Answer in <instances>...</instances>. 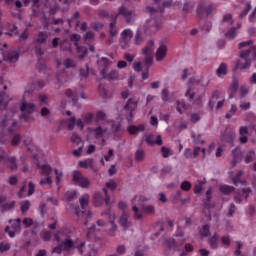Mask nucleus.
Instances as JSON below:
<instances>
[{
	"mask_svg": "<svg viewBox=\"0 0 256 256\" xmlns=\"http://www.w3.org/2000/svg\"><path fill=\"white\" fill-rule=\"evenodd\" d=\"M215 105L216 109H222V107L225 105V95H223V92L220 90H214L208 102L209 109H213Z\"/></svg>",
	"mask_w": 256,
	"mask_h": 256,
	"instance_id": "nucleus-6",
	"label": "nucleus"
},
{
	"mask_svg": "<svg viewBox=\"0 0 256 256\" xmlns=\"http://www.w3.org/2000/svg\"><path fill=\"white\" fill-rule=\"evenodd\" d=\"M77 53L79 54V58L83 59L85 55H87V48L85 46L76 47Z\"/></svg>",
	"mask_w": 256,
	"mask_h": 256,
	"instance_id": "nucleus-46",
	"label": "nucleus"
},
{
	"mask_svg": "<svg viewBox=\"0 0 256 256\" xmlns=\"http://www.w3.org/2000/svg\"><path fill=\"white\" fill-rule=\"evenodd\" d=\"M35 53L38 57V61H41V58L43 57V55H45V52L41 49V45L35 46Z\"/></svg>",
	"mask_w": 256,
	"mask_h": 256,
	"instance_id": "nucleus-56",
	"label": "nucleus"
},
{
	"mask_svg": "<svg viewBox=\"0 0 256 256\" xmlns=\"http://www.w3.org/2000/svg\"><path fill=\"white\" fill-rule=\"evenodd\" d=\"M217 77H225L227 75V64L221 63L218 69H216Z\"/></svg>",
	"mask_w": 256,
	"mask_h": 256,
	"instance_id": "nucleus-35",
	"label": "nucleus"
},
{
	"mask_svg": "<svg viewBox=\"0 0 256 256\" xmlns=\"http://www.w3.org/2000/svg\"><path fill=\"white\" fill-rule=\"evenodd\" d=\"M139 107V98L137 96L130 97L127 102L125 103L123 109L126 111V120L128 123H131L133 121V111H135Z\"/></svg>",
	"mask_w": 256,
	"mask_h": 256,
	"instance_id": "nucleus-5",
	"label": "nucleus"
},
{
	"mask_svg": "<svg viewBox=\"0 0 256 256\" xmlns=\"http://www.w3.org/2000/svg\"><path fill=\"white\" fill-rule=\"evenodd\" d=\"M221 140L224 143H229V145H231V147H233L235 144L233 143L234 137L231 134H224L221 136Z\"/></svg>",
	"mask_w": 256,
	"mask_h": 256,
	"instance_id": "nucleus-44",
	"label": "nucleus"
},
{
	"mask_svg": "<svg viewBox=\"0 0 256 256\" xmlns=\"http://www.w3.org/2000/svg\"><path fill=\"white\" fill-rule=\"evenodd\" d=\"M235 113H237V105L232 104L229 112L226 113V119H231Z\"/></svg>",
	"mask_w": 256,
	"mask_h": 256,
	"instance_id": "nucleus-54",
	"label": "nucleus"
},
{
	"mask_svg": "<svg viewBox=\"0 0 256 256\" xmlns=\"http://www.w3.org/2000/svg\"><path fill=\"white\" fill-rule=\"evenodd\" d=\"M9 223L11 224L13 231H16V232L21 231V218L10 220Z\"/></svg>",
	"mask_w": 256,
	"mask_h": 256,
	"instance_id": "nucleus-39",
	"label": "nucleus"
},
{
	"mask_svg": "<svg viewBox=\"0 0 256 256\" xmlns=\"http://www.w3.org/2000/svg\"><path fill=\"white\" fill-rule=\"evenodd\" d=\"M24 3V7H29V3L32 1V6L36 7V9H39L41 7V2L39 0H22Z\"/></svg>",
	"mask_w": 256,
	"mask_h": 256,
	"instance_id": "nucleus-45",
	"label": "nucleus"
},
{
	"mask_svg": "<svg viewBox=\"0 0 256 256\" xmlns=\"http://www.w3.org/2000/svg\"><path fill=\"white\" fill-rule=\"evenodd\" d=\"M208 245L212 249H219V238L217 237V233L208 238Z\"/></svg>",
	"mask_w": 256,
	"mask_h": 256,
	"instance_id": "nucleus-31",
	"label": "nucleus"
},
{
	"mask_svg": "<svg viewBox=\"0 0 256 256\" xmlns=\"http://www.w3.org/2000/svg\"><path fill=\"white\" fill-rule=\"evenodd\" d=\"M135 161L137 163H141L142 161H145V151L139 149L135 152Z\"/></svg>",
	"mask_w": 256,
	"mask_h": 256,
	"instance_id": "nucleus-42",
	"label": "nucleus"
},
{
	"mask_svg": "<svg viewBox=\"0 0 256 256\" xmlns=\"http://www.w3.org/2000/svg\"><path fill=\"white\" fill-rule=\"evenodd\" d=\"M94 160L92 158H88L84 161L79 162V167L82 169H89L93 167Z\"/></svg>",
	"mask_w": 256,
	"mask_h": 256,
	"instance_id": "nucleus-38",
	"label": "nucleus"
},
{
	"mask_svg": "<svg viewBox=\"0 0 256 256\" xmlns=\"http://www.w3.org/2000/svg\"><path fill=\"white\" fill-rule=\"evenodd\" d=\"M20 111H22V113H27V114H22L20 116V119L22 121H29L31 117L30 115H32V113H35V111H37V108L33 103H27V101H22V104L20 106Z\"/></svg>",
	"mask_w": 256,
	"mask_h": 256,
	"instance_id": "nucleus-10",
	"label": "nucleus"
},
{
	"mask_svg": "<svg viewBox=\"0 0 256 256\" xmlns=\"http://www.w3.org/2000/svg\"><path fill=\"white\" fill-rule=\"evenodd\" d=\"M164 247L167 249H177V244L174 238H169L164 241Z\"/></svg>",
	"mask_w": 256,
	"mask_h": 256,
	"instance_id": "nucleus-41",
	"label": "nucleus"
},
{
	"mask_svg": "<svg viewBox=\"0 0 256 256\" xmlns=\"http://www.w3.org/2000/svg\"><path fill=\"white\" fill-rule=\"evenodd\" d=\"M103 220L97 221L98 227H107V223L110 224L107 235L109 237H115L117 235V224H115V213L107 211L102 213Z\"/></svg>",
	"mask_w": 256,
	"mask_h": 256,
	"instance_id": "nucleus-3",
	"label": "nucleus"
},
{
	"mask_svg": "<svg viewBox=\"0 0 256 256\" xmlns=\"http://www.w3.org/2000/svg\"><path fill=\"white\" fill-rule=\"evenodd\" d=\"M112 133L116 139H120L121 135H123V129H121V123L112 125Z\"/></svg>",
	"mask_w": 256,
	"mask_h": 256,
	"instance_id": "nucleus-32",
	"label": "nucleus"
},
{
	"mask_svg": "<svg viewBox=\"0 0 256 256\" xmlns=\"http://www.w3.org/2000/svg\"><path fill=\"white\" fill-rule=\"evenodd\" d=\"M155 45V42L153 40H149L146 47L142 49L143 55L151 56L153 54V46Z\"/></svg>",
	"mask_w": 256,
	"mask_h": 256,
	"instance_id": "nucleus-29",
	"label": "nucleus"
},
{
	"mask_svg": "<svg viewBox=\"0 0 256 256\" xmlns=\"http://www.w3.org/2000/svg\"><path fill=\"white\" fill-rule=\"evenodd\" d=\"M144 65L146 69H151V65H153V56H146L144 59Z\"/></svg>",
	"mask_w": 256,
	"mask_h": 256,
	"instance_id": "nucleus-58",
	"label": "nucleus"
},
{
	"mask_svg": "<svg viewBox=\"0 0 256 256\" xmlns=\"http://www.w3.org/2000/svg\"><path fill=\"white\" fill-rule=\"evenodd\" d=\"M101 63L104 65V68L101 70L102 78L108 79V81H117V79H119V73L117 70H112L109 74H107V59L102 58Z\"/></svg>",
	"mask_w": 256,
	"mask_h": 256,
	"instance_id": "nucleus-17",
	"label": "nucleus"
},
{
	"mask_svg": "<svg viewBox=\"0 0 256 256\" xmlns=\"http://www.w3.org/2000/svg\"><path fill=\"white\" fill-rule=\"evenodd\" d=\"M135 45H141L143 43V37L141 36V31L137 30L134 38Z\"/></svg>",
	"mask_w": 256,
	"mask_h": 256,
	"instance_id": "nucleus-55",
	"label": "nucleus"
},
{
	"mask_svg": "<svg viewBox=\"0 0 256 256\" xmlns=\"http://www.w3.org/2000/svg\"><path fill=\"white\" fill-rule=\"evenodd\" d=\"M232 157V167H235V165H237V163L241 161V149L235 148L234 150H232Z\"/></svg>",
	"mask_w": 256,
	"mask_h": 256,
	"instance_id": "nucleus-28",
	"label": "nucleus"
},
{
	"mask_svg": "<svg viewBox=\"0 0 256 256\" xmlns=\"http://www.w3.org/2000/svg\"><path fill=\"white\" fill-rule=\"evenodd\" d=\"M119 15H122V17H124L125 22L128 25H133V23L135 22V14L132 10H129L127 7L125 6H121L118 9V12L115 16V19H117V17H119Z\"/></svg>",
	"mask_w": 256,
	"mask_h": 256,
	"instance_id": "nucleus-12",
	"label": "nucleus"
},
{
	"mask_svg": "<svg viewBox=\"0 0 256 256\" xmlns=\"http://www.w3.org/2000/svg\"><path fill=\"white\" fill-rule=\"evenodd\" d=\"M33 163L36 164V169L40 170L41 177L51 176L53 168L49 164H40L37 155L33 156Z\"/></svg>",
	"mask_w": 256,
	"mask_h": 256,
	"instance_id": "nucleus-16",
	"label": "nucleus"
},
{
	"mask_svg": "<svg viewBox=\"0 0 256 256\" xmlns=\"http://www.w3.org/2000/svg\"><path fill=\"white\" fill-rule=\"evenodd\" d=\"M251 187L238 189L234 194V201L237 204H241L244 201H248L249 195L252 193Z\"/></svg>",
	"mask_w": 256,
	"mask_h": 256,
	"instance_id": "nucleus-14",
	"label": "nucleus"
},
{
	"mask_svg": "<svg viewBox=\"0 0 256 256\" xmlns=\"http://www.w3.org/2000/svg\"><path fill=\"white\" fill-rule=\"evenodd\" d=\"M127 131L129 135H139V133L145 131V124H140L138 126L130 125L127 127Z\"/></svg>",
	"mask_w": 256,
	"mask_h": 256,
	"instance_id": "nucleus-21",
	"label": "nucleus"
},
{
	"mask_svg": "<svg viewBox=\"0 0 256 256\" xmlns=\"http://www.w3.org/2000/svg\"><path fill=\"white\" fill-rule=\"evenodd\" d=\"M214 11L213 5H208L205 7V4H200L197 7L196 13L197 15H203L205 13L206 15H211Z\"/></svg>",
	"mask_w": 256,
	"mask_h": 256,
	"instance_id": "nucleus-23",
	"label": "nucleus"
},
{
	"mask_svg": "<svg viewBox=\"0 0 256 256\" xmlns=\"http://www.w3.org/2000/svg\"><path fill=\"white\" fill-rule=\"evenodd\" d=\"M95 38V34L91 31H88L85 35H84V41L85 43H91V41H93V39Z\"/></svg>",
	"mask_w": 256,
	"mask_h": 256,
	"instance_id": "nucleus-57",
	"label": "nucleus"
},
{
	"mask_svg": "<svg viewBox=\"0 0 256 256\" xmlns=\"http://www.w3.org/2000/svg\"><path fill=\"white\" fill-rule=\"evenodd\" d=\"M72 180L75 183V185L82 187V189H87V187H89V185H91L89 178L84 177L83 174L79 170L73 171Z\"/></svg>",
	"mask_w": 256,
	"mask_h": 256,
	"instance_id": "nucleus-11",
	"label": "nucleus"
},
{
	"mask_svg": "<svg viewBox=\"0 0 256 256\" xmlns=\"http://www.w3.org/2000/svg\"><path fill=\"white\" fill-rule=\"evenodd\" d=\"M229 89H230V94L228 98L233 99L237 91H239V80L236 77L232 79V83Z\"/></svg>",
	"mask_w": 256,
	"mask_h": 256,
	"instance_id": "nucleus-24",
	"label": "nucleus"
},
{
	"mask_svg": "<svg viewBox=\"0 0 256 256\" xmlns=\"http://www.w3.org/2000/svg\"><path fill=\"white\" fill-rule=\"evenodd\" d=\"M239 141L242 143V145H245L247 141H249V138L247 137L249 135V128L247 126H241L239 129Z\"/></svg>",
	"mask_w": 256,
	"mask_h": 256,
	"instance_id": "nucleus-22",
	"label": "nucleus"
},
{
	"mask_svg": "<svg viewBox=\"0 0 256 256\" xmlns=\"http://www.w3.org/2000/svg\"><path fill=\"white\" fill-rule=\"evenodd\" d=\"M11 249V244L0 242V253H6Z\"/></svg>",
	"mask_w": 256,
	"mask_h": 256,
	"instance_id": "nucleus-62",
	"label": "nucleus"
},
{
	"mask_svg": "<svg viewBox=\"0 0 256 256\" xmlns=\"http://www.w3.org/2000/svg\"><path fill=\"white\" fill-rule=\"evenodd\" d=\"M207 183V181L204 180H198L194 186V193L195 195H200L201 192L203 191V186Z\"/></svg>",
	"mask_w": 256,
	"mask_h": 256,
	"instance_id": "nucleus-34",
	"label": "nucleus"
},
{
	"mask_svg": "<svg viewBox=\"0 0 256 256\" xmlns=\"http://www.w3.org/2000/svg\"><path fill=\"white\" fill-rule=\"evenodd\" d=\"M176 109L180 115H183V111L187 109V105H185V102L177 101Z\"/></svg>",
	"mask_w": 256,
	"mask_h": 256,
	"instance_id": "nucleus-52",
	"label": "nucleus"
},
{
	"mask_svg": "<svg viewBox=\"0 0 256 256\" xmlns=\"http://www.w3.org/2000/svg\"><path fill=\"white\" fill-rule=\"evenodd\" d=\"M29 207H31V203L29 200H26L21 203V211L22 213H27L29 211Z\"/></svg>",
	"mask_w": 256,
	"mask_h": 256,
	"instance_id": "nucleus-59",
	"label": "nucleus"
},
{
	"mask_svg": "<svg viewBox=\"0 0 256 256\" xmlns=\"http://www.w3.org/2000/svg\"><path fill=\"white\" fill-rule=\"evenodd\" d=\"M231 25H233V15L231 14L224 15L220 23L221 29H223V27H231Z\"/></svg>",
	"mask_w": 256,
	"mask_h": 256,
	"instance_id": "nucleus-26",
	"label": "nucleus"
},
{
	"mask_svg": "<svg viewBox=\"0 0 256 256\" xmlns=\"http://www.w3.org/2000/svg\"><path fill=\"white\" fill-rule=\"evenodd\" d=\"M253 157H255V151L251 150L247 153L245 157V163L249 164L253 161Z\"/></svg>",
	"mask_w": 256,
	"mask_h": 256,
	"instance_id": "nucleus-63",
	"label": "nucleus"
},
{
	"mask_svg": "<svg viewBox=\"0 0 256 256\" xmlns=\"http://www.w3.org/2000/svg\"><path fill=\"white\" fill-rule=\"evenodd\" d=\"M253 57V59H256V47L255 46H251L249 49L247 50H242L240 52V58L244 59L245 63H241L240 60H238L236 62V67H238V69H249V67H251V59H249V57Z\"/></svg>",
	"mask_w": 256,
	"mask_h": 256,
	"instance_id": "nucleus-4",
	"label": "nucleus"
},
{
	"mask_svg": "<svg viewBox=\"0 0 256 256\" xmlns=\"http://www.w3.org/2000/svg\"><path fill=\"white\" fill-rule=\"evenodd\" d=\"M45 87V81L43 80H35L33 82V87L30 90H26L25 93H31V91H39V89H43Z\"/></svg>",
	"mask_w": 256,
	"mask_h": 256,
	"instance_id": "nucleus-30",
	"label": "nucleus"
},
{
	"mask_svg": "<svg viewBox=\"0 0 256 256\" xmlns=\"http://www.w3.org/2000/svg\"><path fill=\"white\" fill-rule=\"evenodd\" d=\"M47 41V32H39L36 43H45Z\"/></svg>",
	"mask_w": 256,
	"mask_h": 256,
	"instance_id": "nucleus-49",
	"label": "nucleus"
},
{
	"mask_svg": "<svg viewBox=\"0 0 256 256\" xmlns=\"http://www.w3.org/2000/svg\"><path fill=\"white\" fill-rule=\"evenodd\" d=\"M79 203H80L81 207H79V206L74 207L75 215L77 217H81V215H83L85 213V207H87L89 205V195H84V196L80 197Z\"/></svg>",
	"mask_w": 256,
	"mask_h": 256,
	"instance_id": "nucleus-18",
	"label": "nucleus"
},
{
	"mask_svg": "<svg viewBox=\"0 0 256 256\" xmlns=\"http://www.w3.org/2000/svg\"><path fill=\"white\" fill-rule=\"evenodd\" d=\"M167 57V46L161 45L156 51V61H163Z\"/></svg>",
	"mask_w": 256,
	"mask_h": 256,
	"instance_id": "nucleus-25",
	"label": "nucleus"
},
{
	"mask_svg": "<svg viewBox=\"0 0 256 256\" xmlns=\"http://www.w3.org/2000/svg\"><path fill=\"white\" fill-rule=\"evenodd\" d=\"M7 103H9L7 100V94H5V92H0V105L5 108L7 107Z\"/></svg>",
	"mask_w": 256,
	"mask_h": 256,
	"instance_id": "nucleus-53",
	"label": "nucleus"
},
{
	"mask_svg": "<svg viewBox=\"0 0 256 256\" xmlns=\"http://www.w3.org/2000/svg\"><path fill=\"white\" fill-rule=\"evenodd\" d=\"M53 184V178L51 176H43V178L40 179L39 185L45 186L48 185L51 187Z\"/></svg>",
	"mask_w": 256,
	"mask_h": 256,
	"instance_id": "nucleus-43",
	"label": "nucleus"
},
{
	"mask_svg": "<svg viewBox=\"0 0 256 256\" xmlns=\"http://www.w3.org/2000/svg\"><path fill=\"white\" fill-rule=\"evenodd\" d=\"M180 188L182 191H191V182L185 180L181 183Z\"/></svg>",
	"mask_w": 256,
	"mask_h": 256,
	"instance_id": "nucleus-60",
	"label": "nucleus"
},
{
	"mask_svg": "<svg viewBox=\"0 0 256 256\" xmlns=\"http://www.w3.org/2000/svg\"><path fill=\"white\" fill-rule=\"evenodd\" d=\"M243 175V170H239L236 175L232 178V182L237 187L239 181L241 180V177Z\"/></svg>",
	"mask_w": 256,
	"mask_h": 256,
	"instance_id": "nucleus-50",
	"label": "nucleus"
},
{
	"mask_svg": "<svg viewBox=\"0 0 256 256\" xmlns=\"http://www.w3.org/2000/svg\"><path fill=\"white\" fill-rule=\"evenodd\" d=\"M226 39H235L237 37V28H232L225 34Z\"/></svg>",
	"mask_w": 256,
	"mask_h": 256,
	"instance_id": "nucleus-51",
	"label": "nucleus"
},
{
	"mask_svg": "<svg viewBox=\"0 0 256 256\" xmlns=\"http://www.w3.org/2000/svg\"><path fill=\"white\" fill-rule=\"evenodd\" d=\"M102 191L105 197L100 192H97L96 194H94L93 201H94L95 207H101L103 203H106L107 207H111V205L109 204V201H111V198L107 194V188H103Z\"/></svg>",
	"mask_w": 256,
	"mask_h": 256,
	"instance_id": "nucleus-13",
	"label": "nucleus"
},
{
	"mask_svg": "<svg viewBox=\"0 0 256 256\" xmlns=\"http://www.w3.org/2000/svg\"><path fill=\"white\" fill-rule=\"evenodd\" d=\"M161 99L164 101V103H167L169 101V88H163L161 91Z\"/></svg>",
	"mask_w": 256,
	"mask_h": 256,
	"instance_id": "nucleus-48",
	"label": "nucleus"
},
{
	"mask_svg": "<svg viewBox=\"0 0 256 256\" xmlns=\"http://www.w3.org/2000/svg\"><path fill=\"white\" fill-rule=\"evenodd\" d=\"M131 39H133V31H131V29L123 30L119 39L120 47L122 49H129Z\"/></svg>",
	"mask_w": 256,
	"mask_h": 256,
	"instance_id": "nucleus-15",
	"label": "nucleus"
},
{
	"mask_svg": "<svg viewBox=\"0 0 256 256\" xmlns=\"http://www.w3.org/2000/svg\"><path fill=\"white\" fill-rule=\"evenodd\" d=\"M65 95L72 103H77V101H79V98L77 97V92H73V90L71 89H67L65 91Z\"/></svg>",
	"mask_w": 256,
	"mask_h": 256,
	"instance_id": "nucleus-33",
	"label": "nucleus"
},
{
	"mask_svg": "<svg viewBox=\"0 0 256 256\" xmlns=\"http://www.w3.org/2000/svg\"><path fill=\"white\" fill-rule=\"evenodd\" d=\"M213 195V189L209 188L206 191V198L203 200V213H205V209H207L209 211V209H211V198Z\"/></svg>",
	"mask_w": 256,
	"mask_h": 256,
	"instance_id": "nucleus-20",
	"label": "nucleus"
},
{
	"mask_svg": "<svg viewBox=\"0 0 256 256\" xmlns=\"http://www.w3.org/2000/svg\"><path fill=\"white\" fill-rule=\"evenodd\" d=\"M62 246L64 247V251H73V249H77L80 255L85 253V242H78L77 240H73L71 238H66L62 241Z\"/></svg>",
	"mask_w": 256,
	"mask_h": 256,
	"instance_id": "nucleus-7",
	"label": "nucleus"
},
{
	"mask_svg": "<svg viewBox=\"0 0 256 256\" xmlns=\"http://www.w3.org/2000/svg\"><path fill=\"white\" fill-rule=\"evenodd\" d=\"M219 191L220 193H223V195H229V193H233V191H235V187L224 184L220 185Z\"/></svg>",
	"mask_w": 256,
	"mask_h": 256,
	"instance_id": "nucleus-37",
	"label": "nucleus"
},
{
	"mask_svg": "<svg viewBox=\"0 0 256 256\" xmlns=\"http://www.w3.org/2000/svg\"><path fill=\"white\" fill-rule=\"evenodd\" d=\"M146 9L151 17V19L146 22V27L150 29V31H153L154 27V30L157 31L163 23V8L155 9L151 6H147Z\"/></svg>",
	"mask_w": 256,
	"mask_h": 256,
	"instance_id": "nucleus-2",
	"label": "nucleus"
},
{
	"mask_svg": "<svg viewBox=\"0 0 256 256\" xmlns=\"http://www.w3.org/2000/svg\"><path fill=\"white\" fill-rule=\"evenodd\" d=\"M70 41L74 43L75 47H79V41H81V35L79 34H72L70 36Z\"/></svg>",
	"mask_w": 256,
	"mask_h": 256,
	"instance_id": "nucleus-47",
	"label": "nucleus"
},
{
	"mask_svg": "<svg viewBox=\"0 0 256 256\" xmlns=\"http://www.w3.org/2000/svg\"><path fill=\"white\" fill-rule=\"evenodd\" d=\"M0 127L2 129H7V132L11 135V133H15V131L19 130L21 126H19L15 119L4 116L0 122Z\"/></svg>",
	"mask_w": 256,
	"mask_h": 256,
	"instance_id": "nucleus-9",
	"label": "nucleus"
},
{
	"mask_svg": "<svg viewBox=\"0 0 256 256\" xmlns=\"http://www.w3.org/2000/svg\"><path fill=\"white\" fill-rule=\"evenodd\" d=\"M221 243L224 247H229L231 245V238L229 236H222Z\"/></svg>",
	"mask_w": 256,
	"mask_h": 256,
	"instance_id": "nucleus-64",
	"label": "nucleus"
},
{
	"mask_svg": "<svg viewBox=\"0 0 256 256\" xmlns=\"http://www.w3.org/2000/svg\"><path fill=\"white\" fill-rule=\"evenodd\" d=\"M110 37H117V19L114 18V21L109 25Z\"/></svg>",
	"mask_w": 256,
	"mask_h": 256,
	"instance_id": "nucleus-40",
	"label": "nucleus"
},
{
	"mask_svg": "<svg viewBox=\"0 0 256 256\" xmlns=\"http://www.w3.org/2000/svg\"><path fill=\"white\" fill-rule=\"evenodd\" d=\"M120 225L124 229V231H127L129 229V216L127 214H122L120 217Z\"/></svg>",
	"mask_w": 256,
	"mask_h": 256,
	"instance_id": "nucleus-36",
	"label": "nucleus"
},
{
	"mask_svg": "<svg viewBox=\"0 0 256 256\" xmlns=\"http://www.w3.org/2000/svg\"><path fill=\"white\" fill-rule=\"evenodd\" d=\"M3 59L8 63H17L19 61V52L14 50L6 52L3 54Z\"/></svg>",
	"mask_w": 256,
	"mask_h": 256,
	"instance_id": "nucleus-19",
	"label": "nucleus"
},
{
	"mask_svg": "<svg viewBox=\"0 0 256 256\" xmlns=\"http://www.w3.org/2000/svg\"><path fill=\"white\" fill-rule=\"evenodd\" d=\"M146 201H149V199L141 196L138 200L137 197L132 199V211L134 213V219L137 221H141L143 219V213L146 215H154L155 214V206L153 205H145Z\"/></svg>",
	"mask_w": 256,
	"mask_h": 256,
	"instance_id": "nucleus-1",
	"label": "nucleus"
},
{
	"mask_svg": "<svg viewBox=\"0 0 256 256\" xmlns=\"http://www.w3.org/2000/svg\"><path fill=\"white\" fill-rule=\"evenodd\" d=\"M210 233V227L209 225H204L202 229L200 230L201 237H207Z\"/></svg>",
	"mask_w": 256,
	"mask_h": 256,
	"instance_id": "nucleus-61",
	"label": "nucleus"
},
{
	"mask_svg": "<svg viewBox=\"0 0 256 256\" xmlns=\"http://www.w3.org/2000/svg\"><path fill=\"white\" fill-rule=\"evenodd\" d=\"M7 165L11 171H16L18 167L17 158H15V156H5V150L0 148V167H7Z\"/></svg>",
	"mask_w": 256,
	"mask_h": 256,
	"instance_id": "nucleus-8",
	"label": "nucleus"
},
{
	"mask_svg": "<svg viewBox=\"0 0 256 256\" xmlns=\"http://www.w3.org/2000/svg\"><path fill=\"white\" fill-rule=\"evenodd\" d=\"M91 133H94L96 139L103 137L104 133H107V128L97 126L96 128H90Z\"/></svg>",
	"mask_w": 256,
	"mask_h": 256,
	"instance_id": "nucleus-27",
	"label": "nucleus"
}]
</instances>
